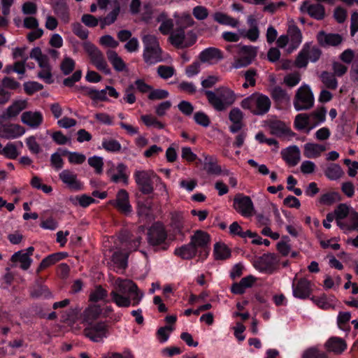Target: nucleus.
<instances>
[{
	"label": "nucleus",
	"mask_w": 358,
	"mask_h": 358,
	"mask_svg": "<svg viewBox=\"0 0 358 358\" xmlns=\"http://www.w3.org/2000/svg\"><path fill=\"white\" fill-rule=\"evenodd\" d=\"M304 8H306V11L311 17L317 20L324 19L325 16L324 7L320 3L308 5V2L305 1L301 6V10Z\"/></svg>",
	"instance_id": "26"
},
{
	"label": "nucleus",
	"mask_w": 358,
	"mask_h": 358,
	"mask_svg": "<svg viewBox=\"0 0 358 358\" xmlns=\"http://www.w3.org/2000/svg\"><path fill=\"white\" fill-rule=\"evenodd\" d=\"M43 88V85L37 82H27L24 84V90L29 95H31L34 92L41 90Z\"/></svg>",
	"instance_id": "61"
},
{
	"label": "nucleus",
	"mask_w": 358,
	"mask_h": 358,
	"mask_svg": "<svg viewBox=\"0 0 358 358\" xmlns=\"http://www.w3.org/2000/svg\"><path fill=\"white\" fill-rule=\"evenodd\" d=\"M86 94L93 100L105 101L106 97V90H96L86 88Z\"/></svg>",
	"instance_id": "57"
},
{
	"label": "nucleus",
	"mask_w": 358,
	"mask_h": 358,
	"mask_svg": "<svg viewBox=\"0 0 358 358\" xmlns=\"http://www.w3.org/2000/svg\"><path fill=\"white\" fill-rule=\"evenodd\" d=\"M85 50L90 57L92 63L99 71H102L106 74L110 73V69L104 59L103 53L92 43L85 42L83 45Z\"/></svg>",
	"instance_id": "11"
},
{
	"label": "nucleus",
	"mask_w": 358,
	"mask_h": 358,
	"mask_svg": "<svg viewBox=\"0 0 358 358\" xmlns=\"http://www.w3.org/2000/svg\"><path fill=\"white\" fill-rule=\"evenodd\" d=\"M100 358H135L131 351L129 349L124 350L122 353L108 352L101 355Z\"/></svg>",
	"instance_id": "56"
},
{
	"label": "nucleus",
	"mask_w": 358,
	"mask_h": 358,
	"mask_svg": "<svg viewBox=\"0 0 358 358\" xmlns=\"http://www.w3.org/2000/svg\"><path fill=\"white\" fill-rule=\"evenodd\" d=\"M213 255L216 260H225L231 257V250L225 244L216 243L214 245Z\"/></svg>",
	"instance_id": "36"
},
{
	"label": "nucleus",
	"mask_w": 358,
	"mask_h": 358,
	"mask_svg": "<svg viewBox=\"0 0 358 358\" xmlns=\"http://www.w3.org/2000/svg\"><path fill=\"white\" fill-rule=\"evenodd\" d=\"M147 236L149 245L152 246L155 250H167L169 247V244L166 243L167 233L161 223L153 224L148 229Z\"/></svg>",
	"instance_id": "2"
},
{
	"label": "nucleus",
	"mask_w": 358,
	"mask_h": 358,
	"mask_svg": "<svg viewBox=\"0 0 358 358\" xmlns=\"http://www.w3.org/2000/svg\"><path fill=\"white\" fill-rule=\"evenodd\" d=\"M270 99L264 94L254 93L244 99L241 106L244 110H250L252 112H268L271 107Z\"/></svg>",
	"instance_id": "4"
},
{
	"label": "nucleus",
	"mask_w": 358,
	"mask_h": 358,
	"mask_svg": "<svg viewBox=\"0 0 358 358\" xmlns=\"http://www.w3.org/2000/svg\"><path fill=\"white\" fill-rule=\"evenodd\" d=\"M313 94L307 85L298 89L294 99V107L296 110H308L313 106Z\"/></svg>",
	"instance_id": "14"
},
{
	"label": "nucleus",
	"mask_w": 358,
	"mask_h": 358,
	"mask_svg": "<svg viewBox=\"0 0 358 358\" xmlns=\"http://www.w3.org/2000/svg\"><path fill=\"white\" fill-rule=\"evenodd\" d=\"M47 286L36 281L35 285L31 288L30 296L32 298H40L41 296H47L49 294Z\"/></svg>",
	"instance_id": "45"
},
{
	"label": "nucleus",
	"mask_w": 358,
	"mask_h": 358,
	"mask_svg": "<svg viewBox=\"0 0 358 358\" xmlns=\"http://www.w3.org/2000/svg\"><path fill=\"white\" fill-rule=\"evenodd\" d=\"M238 58L235 59L234 67L239 69L250 65L255 59L257 48L252 45H238Z\"/></svg>",
	"instance_id": "13"
},
{
	"label": "nucleus",
	"mask_w": 358,
	"mask_h": 358,
	"mask_svg": "<svg viewBox=\"0 0 358 358\" xmlns=\"http://www.w3.org/2000/svg\"><path fill=\"white\" fill-rule=\"evenodd\" d=\"M309 54V45L306 44L302 50L299 53L296 60L295 65L298 68L306 67L308 64Z\"/></svg>",
	"instance_id": "47"
},
{
	"label": "nucleus",
	"mask_w": 358,
	"mask_h": 358,
	"mask_svg": "<svg viewBox=\"0 0 358 358\" xmlns=\"http://www.w3.org/2000/svg\"><path fill=\"white\" fill-rule=\"evenodd\" d=\"M302 358H327V356L324 352L310 348L303 352Z\"/></svg>",
	"instance_id": "60"
},
{
	"label": "nucleus",
	"mask_w": 358,
	"mask_h": 358,
	"mask_svg": "<svg viewBox=\"0 0 358 358\" xmlns=\"http://www.w3.org/2000/svg\"><path fill=\"white\" fill-rule=\"evenodd\" d=\"M324 174L329 180H336L342 176L343 171L339 164H331L327 168Z\"/></svg>",
	"instance_id": "38"
},
{
	"label": "nucleus",
	"mask_w": 358,
	"mask_h": 358,
	"mask_svg": "<svg viewBox=\"0 0 358 358\" xmlns=\"http://www.w3.org/2000/svg\"><path fill=\"white\" fill-rule=\"evenodd\" d=\"M70 201L74 205L78 204L83 208H87L92 203H96V201L90 196L82 194L80 196H71Z\"/></svg>",
	"instance_id": "40"
},
{
	"label": "nucleus",
	"mask_w": 358,
	"mask_h": 358,
	"mask_svg": "<svg viewBox=\"0 0 358 358\" xmlns=\"http://www.w3.org/2000/svg\"><path fill=\"white\" fill-rule=\"evenodd\" d=\"M108 166L109 167L106 173L111 182L122 183L124 185L129 184L130 171L126 164L118 163L115 165L113 162H109Z\"/></svg>",
	"instance_id": "7"
},
{
	"label": "nucleus",
	"mask_w": 358,
	"mask_h": 358,
	"mask_svg": "<svg viewBox=\"0 0 358 358\" xmlns=\"http://www.w3.org/2000/svg\"><path fill=\"white\" fill-rule=\"evenodd\" d=\"M120 8L119 4L114 8V9L110 12L107 16L103 18H100V26L101 29H103L106 25H110L115 22L120 13Z\"/></svg>",
	"instance_id": "46"
},
{
	"label": "nucleus",
	"mask_w": 358,
	"mask_h": 358,
	"mask_svg": "<svg viewBox=\"0 0 358 358\" xmlns=\"http://www.w3.org/2000/svg\"><path fill=\"white\" fill-rule=\"evenodd\" d=\"M317 41L322 47L338 46L343 42V37L339 34H327L320 31L317 34Z\"/></svg>",
	"instance_id": "17"
},
{
	"label": "nucleus",
	"mask_w": 358,
	"mask_h": 358,
	"mask_svg": "<svg viewBox=\"0 0 358 358\" xmlns=\"http://www.w3.org/2000/svg\"><path fill=\"white\" fill-rule=\"evenodd\" d=\"M2 151L3 152V155L10 159H15L19 155L16 145L13 143H8Z\"/></svg>",
	"instance_id": "54"
},
{
	"label": "nucleus",
	"mask_w": 358,
	"mask_h": 358,
	"mask_svg": "<svg viewBox=\"0 0 358 358\" xmlns=\"http://www.w3.org/2000/svg\"><path fill=\"white\" fill-rule=\"evenodd\" d=\"M108 296V292L103 289L101 285L97 286L95 289L91 292L90 295V300L92 302L96 303L99 301H104L106 303L110 302V300L106 299Z\"/></svg>",
	"instance_id": "42"
},
{
	"label": "nucleus",
	"mask_w": 358,
	"mask_h": 358,
	"mask_svg": "<svg viewBox=\"0 0 358 358\" xmlns=\"http://www.w3.org/2000/svg\"><path fill=\"white\" fill-rule=\"evenodd\" d=\"M196 41V34L190 31L185 35L182 28L176 27L171 33L169 37L170 43L178 49H182L193 45Z\"/></svg>",
	"instance_id": "5"
},
{
	"label": "nucleus",
	"mask_w": 358,
	"mask_h": 358,
	"mask_svg": "<svg viewBox=\"0 0 358 358\" xmlns=\"http://www.w3.org/2000/svg\"><path fill=\"white\" fill-rule=\"evenodd\" d=\"M223 58L222 52L215 48H208L203 50L199 55V59L202 62H209L213 59L220 60Z\"/></svg>",
	"instance_id": "31"
},
{
	"label": "nucleus",
	"mask_w": 358,
	"mask_h": 358,
	"mask_svg": "<svg viewBox=\"0 0 358 358\" xmlns=\"http://www.w3.org/2000/svg\"><path fill=\"white\" fill-rule=\"evenodd\" d=\"M326 349L329 352H333L335 354H341L347 348L345 341L339 337H331L327 340L325 343Z\"/></svg>",
	"instance_id": "23"
},
{
	"label": "nucleus",
	"mask_w": 358,
	"mask_h": 358,
	"mask_svg": "<svg viewBox=\"0 0 358 358\" xmlns=\"http://www.w3.org/2000/svg\"><path fill=\"white\" fill-rule=\"evenodd\" d=\"M67 256L68 254L64 252H55L48 255L41 262L37 268V272H40L41 271L48 268L60 260L65 259Z\"/></svg>",
	"instance_id": "24"
},
{
	"label": "nucleus",
	"mask_w": 358,
	"mask_h": 358,
	"mask_svg": "<svg viewBox=\"0 0 358 358\" xmlns=\"http://www.w3.org/2000/svg\"><path fill=\"white\" fill-rule=\"evenodd\" d=\"M233 207L237 213L245 217L252 216L255 211L254 204L250 197L241 193L235 195Z\"/></svg>",
	"instance_id": "12"
},
{
	"label": "nucleus",
	"mask_w": 358,
	"mask_h": 358,
	"mask_svg": "<svg viewBox=\"0 0 358 358\" xmlns=\"http://www.w3.org/2000/svg\"><path fill=\"white\" fill-rule=\"evenodd\" d=\"M84 334L94 342H101L109 336V327L106 322H92L84 329Z\"/></svg>",
	"instance_id": "9"
},
{
	"label": "nucleus",
	"mask_w": 358,
	"mask_h": 358,
	"mask_svg": "<svg viewBox=\"0 0 358 358\" xmlns=\"http://www.w3.org/2000/svg\"><path fill=\"white\" fill-rule=\"evenodd\" d=\"M114 291L123 295L132 296V306H138L143 297V293L138 289L137 285L129 279L118 280Z\"/></svg>",
	"instance_id": "6"
},
{
	"label": "nucleus",
	"mask_w": 358,
	"mask_h": 358,
	"mask_svg": "<svg viewBox=\"0 0 358 358\" xmlns=\"http://www.w3.org/2000/svg\"><path fill=\"white\" fill-rule=\"evenodd\" d=\"M59 178L71 189L76 191L82 189L83 185L77 179V175L69 169L63 170L59 174Z\"/></svg>",
	"instance_id": "20"
},
{
	"label": "nucleus",
	"mask_w": 358,
	"mask_h": 358,
	"mask_svg": "<svg viewBox=\"0 0 358 358\" xmlns=\"http://www.w3.org/2000/svg\"><path fill=\"white\" fill-rule=\"evenodd\" d=\"M341 196L339 193L336 192H331L323 194L320 197V203L324 205H331L337 200H340Z\"/></svg>",
	"instance_id": "50"
},
{
	"label": "nucleus",
	"mask_w": 358,
	"mask_h": 358,
	"mask_svg": "<svg viewBox=\"0 0 358 358\" xmlns=\"http://www.w3.org/2000/svg\"><path fill=\"white\" fill-rule=\"evenodd\" d=\"M214 20L220 24L230 25L233 27H236L238 24V20L220 12L214 14Z\"/></svg>",
	"instance_id": "43"
},
{
	"label": "nucleus",
	"mask_w": 358,
	"mask_h": 358,
	"mask_svg": "<svg viewBox=\"0 0 358 358\" xmlns=\"http://www.w3.org/2000/svg\"><path fill=\"white\" fill-rule=\"evenodd\" d=\"M76 63L71 57H66L60 64V69L64 75L70 74L75 69Z\"/></svg>",
	"instance_id": "51"
},
{
	"label": "nucleus",
	"mask_w": 358,
	"mask_h": 358,
	"mask_svg": "<svg viewBox=\"0 0 358 358\" xmlns=\"http://www.w3.org/2000/svg\"><path fill=\"white\" fill-rule=\"evenodd\" d=\"M310 300L314 302L317 306L320 308L327 310L331 307V303L329 300V298L327 294L324 293L322 294L320 296H313L310 297Z\"/></svg>",
	"instance_id": "48"
},
{
	"label": "nucleus",
	"mask_w": 358,
	"mask_h": 358,
	"mask_svg": "<svg viewBox=\"0 0 358 358\" xmlns=\"http://www.w3.org/2000/svg\"><path fill=\"white\" fill-rule=\"evenodd\" d=\"M282 154L283 159L289 166H296L300 160V150L296 145L288 147Z\"/></svg>",
	"instance_id": "25"
},
{
	"label": "nucleus",
	"mask_w": 358,
	"mask_h": 358,
	"mask_svg": "<svg viewBox=\"0 0 358 358\" xmlns=\"http://www.w3.org/2000/svg\"><path fill=\"white\" fill-rule=\"evenodd\" d=\"M268 127L272 135L281 137L282 136H294L295 133L289 128L287 127L285 124L278 120H271L268 122Z\"/></svg>",
	"instance_id": "19"
},
{
	"label": "nucleus",
	"mask_w": 358,
	"mask_h": 358,
	"mask_svg": "<svg viewBox=\"0 0 358 358\" xmlns=\"http://www.w3.org/2000/svg\"><path fill=\"white\" fill-rule=\"evenodd\" d=\"M174 255L182 259H192L196 256L199 257V252L191 241L188 244L177 248L174 250Z\"/></svg>",
	"instance_id": "22"
},
{
	"label": "nucleus",
	"mask_w": 358,
	"mask_h": 358,
	"mask_svg": "<svg viewBox=\"0 0 358 358\" xmlns=\"http://www.w3.org/2000/svg\"><path fill=\"white\" fill-rule=\"evenodd\" d=\"M326 150L324 145L308 143L304 145L303 155L307 158H316L320 156L321 153Z\"/></svg>",
	"instance_id": "30"
},
{
	"label": "nucleus",
	"mask_w": 358,
	"mask_h": 358,
	"mask_svg": "<svg viewBox=\"0 0 358 358\" xmlns=\"http://www.w3.org/2000/svg\"><path fill=\"white\" fill-rule=\"evenodd\" d=\"M137 213L140 217H147L149 220L151 217L152 208L147 203L138 201Z\"/></svg>",
	"instance_id": "62"
},
{
	"label": "nucleus",
	"mask_w": 358,
	"mask_h": 358,
	"mask_svg": "<svg viewBox=\"0 0 358 358\" xmlns=\"http://www.w3.org/2000/svg\"><path fill=\"white\" fill-rule=\"evenodd\" d=\"M111 261L113 263L115 270H124L127 267L128 254L121 250L114 252Z\"/></svg>",
	"instance_id": "29"
},
{
	"label": "nucleus",
	"mask_w": 358,
	"mask_h": 358,
	"mask_svg": "<svg viewBox=\"0 0 358 358\" xmlns=\"http://www.w3.org/2000/svg\"><path fill=\"white\" fill-rule=\"evenodd\" d=\"M336 220H343L346 218L350 213V208L346 203H340L334 210Z\"/></svg>",
	"instance_id": "55"
},
{
	"label": "nucleus",
	"mask_w": 358,
	"mask_h": 358,
	"mask_svg": "<svg viewBox=\"0 0 358 358\" xmlns=\"http://www.w3.org/2000/svg\"><path fill=\"white\" fill-rule=\"evenodd\" d=\"M173 328L171 326H164L160 327L157 331V336L159 342L164 343L166 342L169 338V332L172 331Z\"/></svg>",
	"instance_id": "58"
},
{
	"label": "nucleus",
	"mask_w": 358,
	"mask_h": 358,
	"mask_svg": "<svg viewBox=\"0 0 358 358\" xmlns=\"http://www.w3.org/2000/svg\"><path fill=\"white\" fill-rule=\"evenodd\" d=\"M287 32L291 37L292 41L296 43H299L301 41V33L297 26H289Z\"/></svg>",
	"instance_id": "64"
},
{
	"label": "nucleus",
	"mask_w": 358,
	"mask_h": 358,
	"mask_svg": "<svg viewBox=\"0 0 358 358\" xmlns=\"http://www.w3.org/2000/svg\"><path fill=\"white\" fill-rule=\"evenodd\" d=\"M115 208L124 215H129L132 212V207L129 203V193L127 190L120 189L116 196Z\"/></svg>",
	"instance_id": "18"
},
{
	"label": "nucleus",
	"mask_w": 358,
	"mask_h": 358,
	"mask_svg": "<svg viewBox=\"0 0 358 358\" xmlns=\"http://www.w3.org/2000/svg\"><path fill=\"white\" fill-rule=\"evenodd\" d=\"M141 120L147 127H152L157 129H163L164 124L157 120L156 117L150 115H145L141 116Z\"/></svg>",
	"instance_id": "53"
},
{
	"label": "nucleus",
	"mask_w": 358,
	"mask_h": 358,
	"mask_svg": "<svg viewBox=\"0 0 358 358\" xmlns=\"http://www.w3.org/2000/svg\"><path fill=\"white\" fill-rule=\"evenodd\" d=\"M204 94L209 103L217 111L227 110L236 99L234 92L227 87H220L214 91L206 90Z\"/></svg>",
	"instance_id": "1"
},
{
	"label": "nucleus",
	"mask_w": 358,
	"mask_h": 358,
	"mask_svg": "<svg viewBox=\"0 0 358 358\" xmlns=\"http://www.w3.org/2000/svg\"><path fill=\"white\" fill-rule=\"evenodd\" d=\"M271 96L278 110H285L289 104V95L279 86H275L272 89Z\"/></svg>",
	"instance_id": "16"
},
{
	"label": "nucleus",
	"mask_w": 358,
	"mask_h": 358,
	"mask_svg": "<svg viewBox=\"0 0 358 358\" xmlns=\"http://www.w3.org/2000/svg\"><path fill=\"white\" fill-rule=\"evenodd\" d=\"M171 227L175 235L185 236V226L182 216L179 213H175L171 219Z\"/></svg>",
	"instance_id": "34"
},
{
	"label": "nucleus",
	"mask_w": 358,
	"mask_h": 358,
	"mask_svg": "<svg viewBox=\"0 0 358 358\" xmlns=\"http://www.w3.org/2000/svg\"><path fill=\"white\" fill-rule=\"evenodd\" d=\"M174 72L175 70L172 66L162 65L157 68L158 75L164 79L171 78L174 74Z\"/></svg>",
	"instance_id": "63"
},
{
	"label": "nucleus",
	"mask_w": 358,
	"mask_h": 358,
	"mask_svg": "<svg viewBox=\"0 0 358 358\" xmlns=\"http://www.w3.org/2000/svg\"><path fill=\"white\" fill-rule=\"evenodd\" d=\"M87 162L89 165L95 169L97 174L103 172V160L101 157L93 156L88 158Z\"/></svg>",
	"instance_id": "52"
},
{
	"label": "nucleus",
	"mask_w": 358,
	"mask_h": 358,
	"mask_svg": "<svg viewBox=\"0 0 358 358\" xmlns=\"http://www.w3.org/2000/svg\"><path fill=\"white\" fill-rule=\"evenodd\" d=\"M143 59L148 64H152L162 60V50L157 49L143 52Z\"/></svg>",
	"instance_id": "44"
},
{
	"label": "nucleus",
	"mask_w": 358,
	"mask_h": 358,
	"mask_svg": "<svg viewBox=\"0 0 358 358\" xmlns=\"http://www.w3.org/2000/svg\"><path fill=\"white\" fill-rule=\"evenodd\" d=\"M143 42L145 45L144 51L161 49L157 38L153 35H145L143 37Z\"/></svg>",
	"instance_id": "49"
},
{
	"label": "nucleus",
	"mask_w": 358,
	"mask_h": 358,
	"mask_svg": "<svg viewBox=\"0 0 358 358\" xmlns=\"http://www.w3.org/2000/svg\"><path fill=\"white\" fill-rule=\"evenodd\" d=\"M312 125V122L309 113H298L294 121V127L299 131H304L307 134L311 129H309Z\"/></svg>",
	"instance_id": "21"
},
{
	"label": "nucleus",
	"mask_w": 358,
	"mask_h": 358,
	"mask_svg": "<svg viewBox=\"0 0 358 358\" xmlns=\"http://www.w3.org/2000/svg\"><path fill=\"white\" fill-rule=\"evenodd\" d=\"M110 296V301L115 303L118 307L127 308L132 306V296L123 295L116 291H112Z\"/></svg>",
	"instance_id": "33"
},
{
	"label": "nucleus",
	"mask_w": 358,
	"mask_h": 358,
	"mask_svg": "<svg viewBox=\"0 0 358 358\" xmlns=\"http://www.w3.org/2000/svg\"><path fill=\"white\" fill-rule=\"evenodd\" d=\"M217 163V159L215 156L206 155L204 158L203 169L210 175H220L222 169Z\"/></svg>",
	"instance_id": "28"
},
{
	"label": "nucleus",
	"mask_w": 358,
	"mask_h": 358,
	"mask_svg": "<svg viewBox=\"0 0 358 358\" xmlns=\"http://www.w3.org/2000/svg\"><path fill=\"white\" fill-rule=\"evenodd\" d=\"M19 113H0V130L6 138H17L24 133V129L18 124L6 123V121L15 117Z\"/></svg>",
	"instance_id": "10"
},
{
	"label": "nucleus",
	"mask_w": 358,
	"mask_h": 358,
	"mask_svg": "<svg viewBox=\"0 0 358 358\" xmlns=\"http://www.w3.org/2000/svg\"><path fill=\"white\" fill-rule=\"evenodd\" d=\"M53 2L55 13L66 23L69 21V8L64 0H51Z\"/></svg>",
	"instance_id": "27"
},
{
	"label": "nucleus",
	"mask_w": 358,
	"mask_h": 358,
	"mask_svg": "<svg viewBox=\"0 0 358 358\" xmlns=\"http://www.w3.org/2000/svg\"><path fill=\"white\" fill-rule=\"evenodd\" d=\"M292 288L293 296L296 299H307L312 294V283L306 278H300L296 282H293Z\"/></svg>",
	"instance_id": "15"
},
{
	"label": "nucleus",
	"mask_w": 358,
	"mask_h": 358,
	"mask_svg": "<svg viewBox=\"0 0 358 358\" xmlns=\"http://www.w3.org/2000/svg\"><path fill=\"white\" fill-rule=\"evenodd\" d=\"M334 73L328 71H323L321 73L320 78L324 86L330 90H336L337 88L338 82Z\"/></svg>",
	"instance_id": "41"
},
{
	"label": "nucleus",
	"mask_w": 358,
	"mask_h": 358,
	"mask_svg": "<svg viewBox=\"0 0 358 358\" xmlns=\"http://www.w3.org/2000/svg\"><path fill=\"white\" fill-rule=\"evenodd\" d=\"M190 241L199 252V257L201 261L206 259L210 253V236L202 230H196L194 234L191 236Z\"/></svg>",
	"instance_id": "8"
},
{
	"label": "nucleus",
	"mask_w": 358,
	"mask_h": 358,
	"mask_svg": "<svg viewBox=\"0 0 358 358\" xmlns=\"http://www.w3.org/2000/svg\"><path fill=\"white\" fill-rule=\"evenodd\" d=\"M26 144L29 151L34 155H37L41 152L40 145L36 141V138L33 136L26 139Z\"/></svg>",
	"instance_id": "59"
},
{
	"label": "nucleus",
	"mask_w": 358,
	"mask_h": 358,
	"mask_svg": "<svg viewBox=\"0 0 358 358\" xmlns=\"http://www.w3.org/2000/svg\"><path fill=\"white\" fill-rule=\"evenodd\" d=\"M11 260L13 262H19L21 263L20 268L22 270H27L32 262V259L28 257V255L23 254L22 251H18L12 256Z\"/></svg>",
	"instance_id": "39"
},
{
	"label": "nucleus",
	"mask_w": 358,
	"mask_h": 358,
	"mask_svg": "<svg viewBox=\"0 0 358 358\" xmlns=\"http://www.w3.org/2000/svg\"><path fill=\"white\" fill-rule=\"evenodd\" d=\"M134 178L138 189L144 195H150L154 192V180H161V178L151 171H136Z\"/></svg>",
	"instance_id": "3"
},
{
	"label": "nucleus",
	"mask_w": 358,
	"mask_h": 358,
	"mask_svg": "<svg viewBox=\"0 0 358 358\" xmlns=\"http://www.w3.org/2000/svg\"><path fill=\"white\" fill-rule=\"evenodd\" d=\"M21 120L31 128H37L43 122V117L41 113H22Z\"/></svg>",
	"instance_id": "32"
},
{
	"label": "nucleus",
	"mask_w": 358,
	"mask_h": 358,
	"mask_svg": "<svg viewBox=\"0 0 358 358\" xmlns=\"http://www.w3.org/2000/svg\"><path fill=\"white\" fill-rule=\"evenodd\" d=\"M262 267L260 271L262 273H272L274 271V264L276 261V255L273 253H268L262 257Z\"/></svg>",
	"instance_id": "37"
},
{
	"label": "nucleus",
	"mask_w": 358,
	"mask_h": 358,
	"mask_svg": "<svg viewBox=\"0 0 358 358\" xmlns=\"http://www.w3.org/2000/svg\"><path fill=\"white\" fill-rule=\"evenodd\" d=\"M106 55L108 59L111 63L115 70L117 71H122L126 69L125 63L115 51L109 50L106 52Z\"/></svg>",
	"instance_id": "35"
}]
</instances>
